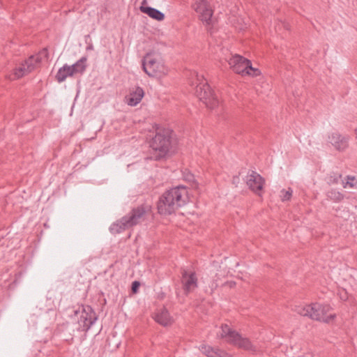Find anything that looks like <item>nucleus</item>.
Returning a JSON list of instances; mask_svg holds the SVG:
<instances>
[{
    "mask_svg": "<svg viewBox=\"0 0 357 357\" xmlns=\"http://www.w3.org/2000/svg\"><path fill=\"white\" fill-rule=\"evenodd\" d=\"M86 61H87L86 57L84 56V57H82L79 60H78L75 63H74L75 67L77 70V72H78V73L82 74L86 70Z\"/></svg>",
    "mask_w": 357,
    "mask_h": 357,
    "instance_id": "22",
    "label": "nucleus"
},
{
    "mask_svg": "<svg viewBox=\"0 0 357 357\" xmlns=\"http://www.w3.org/2000/svg\"><path fill=\"white\" fill-rule=\"evenodd\" d=\"M140 286V282L138 281H134L132 283V291L133 293H137L139 289V287Z\"/></svg>",
    "mask_w": 357,
    "mask_h": 357,
    "instance_id": "27",
    "label": "nucleus"
},
{
    "mask_svg": "<svg viewBox=\"0 0 357 357\" xmlns=\"http://www.w3.org/2000/svg\"><path fill=\"white\" fill-rule=\"evenodd\" d=\"M129 228H130V226L126 216H123L120 220L112 224L109 227V230L112 234H116L121 233Z\"/></svg>",
    "mask_w": 357,
    "mask_h": 357,
    "instance_id": "18",
    "label": "nucleus"
},
{
    "mask_svg": "<svg viewBox=\"0 0 357 357\" xmlns=\"http://www.w3.org/2000/svg\"><path fill=\"white\" fill-rule=\"evenodd\" d=\"M199 350L207 357H231L226 351L209 345L202 344L199 347Z\"/></svg>",
    "mask_w": 357,
    "mask_h": 357,
    "instance_id": "17",
    "label": "nucleus"
},
{
    "mask_svg": "<svg viewBox=\"0 0 357 357\" xmlns=\"http://www.w3.org/2000/svg\"><path fill=\"white\" fill-rule=\"evenodd\" d=\"M246 183L252 191L260 195V192L264 184V179L258 173L252 171V172L247 176Z\"/></svg>",
    "mask_w": 357,
    "mask_h": 357,
    "instance_id": "12",
    "label": "nucleus"
},
{
    "mask_svg": "<svg viewBox=\"0 0 357 357\" xmlns=\"http://www.w3.org/2000/svg\"><path fill=\"white\" fill-rule=\"evenodd\" d=\"M140 10L142 13L147 14L151 18L158 21H161L165 18V15L162 12L151 7L142 6L140 7Z\"/></svg>",
    "mask_w": 357,
    "mask_h": 357,
    "instance_id": "19",
    "label": "nucleus"
},
{
    "mask_svg": "<svg viewBox=\"0 0 357 357\" xmlns=\"http://www.w3.org/2000/svg\"><path fill=\"white\" fill-rule=\"evenodd\" d=\"M189 202L188 190L184 185H178L165 191L157 204L158 213L171 215Z\"/></svg>",
    "mask_w": 357,
    "mask_h": 357,
    "instance_id": "1",
    "label": "nucleus"
},
{
    "mask_svg": "<svg viewBox=\"0 0 357 357\" xmlns=\"http://www.w3.org/2000/svg\"><path fill=\"white\" fill-rule=\"evenodd\" d=\"M151 211L148 205L142 204L133 208L130 212L125 215L130 227L142 223L146 218L147 213Z\"/></svg>",
    "mask_w": 357,
    "mask_h": 357,
    "instance_id": "10",
    "label": "nucleus"
},
{
    "mask_svg": "<svg viewBox=\"0 0 357 357\" xmlns=\"http://www.w3.org/2000/svg\"><path fill=\"white\" fill-rule=\"evenodd\" d=\"M326 195L329 199L332 200L334 202H340L344 198V194H342V192L335 189H331V190H329L327 192Z\"/></svg>",
    "mask_w": 357,
    "mask_h": 357,
    "instance_id": "20",
    "label": "nucleus"
},
{
    "mask_svg": "<svg viewBox=\"0 0 357 357\" xmlns=\"http://www.w3.org/2000/svg\"><path fill=\"white\" fill-rule=\"evenodd\" d=\"M48 59V52L46 48H43L38 54L32 55L26 59L24 63L14 70V73L10 75V79H15L32 72L40 66L41 61Z\"/></svg>",
    "mask_w": 357,
    "mask_h": 357,
    "instance_id": "6",
    "label": "nucleus"
},
{
    "mask_svg": "<svg viewBox=\"0 0 357 357\" xmlns=\"http://www.w3.org/2000/svg\"><path fill=\"white\" fill-rule=\"evenodd\" d=\"M220 336L221 338L225 339L227 342L237 346L239 348L253 352L257 351L255 347L252 344L248 338L243 337L238 333L232 330L227 324H222L221 326Z\"/></svg>",
    "mask_w": 357,
    "mask_h": 357,
    "instance_id": "8",
    "label": "nucleus"
},
{
    "mask_svg": "<svg viewBox=\"0 0 357 357\" xmlns=\"http://www.w3.org/2000/svg\"><path fill=\"white\" fill-rule=\"evenodd\" d=\"M330 143L339 151H342L348 147L349 138L340 133L333 132L329 137Z\"/></svg>",
    "mask_w": 357,
    "mask_h": 357,
    "instance_id": "15",
    "label": "nucleus"
},
{
    "mask_svg": "<svg viewBox=\"0 0 357 357\" xmlns=\"http://www.w3.org/2000/svg\"><path fill=\"white\" fill-rule=\"evenodd\" d=\"M357 185V180L355 178V176H347V181H342V186L344 188H355Z\"/></svg>",
    "mask_w": 357,
    "mask_h": 357,
    "instance_id": "23",
    "label": "nucleus"
},
{
    "mask_svg": "<svg viewBox=\"0 0 357 357\" xmlns=\"http://www.w3.org/2000/svg\"><path fill=\"white\" fill-rule=\"evenodd\" d=\"M193 9L199 14V20L206 25L211 22L213 10L206 0H196L192 5Z\"/></svg>",
    "mask_w": 357,
    "mask_h": 357,
    "instance_id": "11",
    "label": "nucleus"
},
{
    "mask_svg": "<svg viewBox=\"0 0 357 357\" xmlns=\"http://www.w3.org/2000/svg\"><path fill=\"white\" fill-rule=\"evenodd\" d=\"M227 62L230 68L235 73L242 76L249 75L251 77H257L261 74L258 68H253L251 61L239 54L232 55Z\"/></svg>",
    "mask_w": 357,
    "mask_h": 357,
    "instance_id": "7",
    "label": "nucleus"
},
{
    "mask_svg": "<svg viewBox=\"0 0 357 357\" xmlns=\"http://www.w3.org/2000/svg\"><path fill=\"white\" fill-rule=\"evenodd\" d=\"M294 310L302 316L308 317L313 320L324 323H329L335 317V314L327 315L331 310L329 305H321L317 303L304 306H296Z\"/></svg>",
    "mask_w": 357,
    "mask_h": 357,
    "instance_id": "4",
    "label": "nucleus"
},
{
    "mask_svg": "<svg viewBox=\"0 0 357 357\" xmlns=\"http://www.w3.org/2000/svg\"><path fill=\"white\" fill-rule=\"evenodd\" d=\"M144 96V91L143 89L136 86L130 90L129 94L125 97V100L129 106L134 107L141 102Z\"/></svg>",
    "mask_w": 357,
    "mask_h": 357,
    "instance_id": "14",
    "label": "nucleus"
},
{
    "mask_svg": "<svg viewBox=\"0 0 357 357\" xmlns=\"http://www.w3.org/2000/svg\"><path fill=\"white\" fill-rule=\"evenodd\" d=\"M75 313V315L79 316L78 329L81 331H87L97 320L96 312L89 305H82Z\"/></svg>",
    "mask_w": 357,
    "mask_h": 357,
    "instance_id": "9",
    "label": "nucleus"
},
{
    "mask_svg": "<svg viewBox=\"0 0 357 357\" xmlns=\"http://www.w3.org/2000/svg\"><path fill=\"white\" fill-rule=\"evenodd\" d=\"M342 178L341 174H334L328 177V183L331 185L337 184L340 179Z\"/></svg>",
    "mask_w": 357,
    "mask_h": 357,
    "instance_id": "25",
    "label": "nucleus"
},
{
    "mask_svg": "<svg viewBox=\"0 0 357 357\" xmlns=\"http://www.w3.org/2000/svg\"><path fill=\"white\" fill-rule=\"evenodd\" d=\"M182 283L184 290L188 293L194 290L197 287V278L195 273H188L185 270L182 271Z\"/></svg>",
    "mask_w": 357,
    "mask_h": 357,
    "instance_id": "13",
    "label": "nucleus"
},
{
    "mask_svg": "<svg viewBox=\"0 0 357 357\" xmlns=\"http://www.w3.org/2000/svg\"><path fill=\"white\" fill-rule=\"evenodd\" d=\"M183 180L189 183L195 182L194 175L188 169H185L183 172Z\"/></svg>",
    "mask_w": 357,
    "mask_h": 357,
    "instance_id": "24",
    "label": "nucleus"
},
{
    "mask_svg": "<svg viewBox=\"0 0 357 357\" xmlns=\"http://www.w3.org/2000/svg\"><path fill=\"white\" fill-rule=\"evenodd\" d=\"M193 75L196 78L195 95L208 108H215L219 101L206 79L197 73H194Z\"/></svg>",
    "mask_w": 357,
    "mask_h": 357,
    "instance_id": "5",
    "label": "nucleus"
},
{
    "mask_svg": "<svg viewBox=\"0 0 357 357\" xmlns=\"http://www.w3.org/2000/svg\"><path fill=\"white\" fill-rule=\"evenodd\" d=\"M172 146L171 131L165 128H156V133L150 142L155 160H160L169 153Z\"/></svg>",
    "mask_w": 357,
    "mask_h": 357,
    "instance_id": "3",
    "label": "nucleus"
},
{
    "mask_svg": "<svg viewBox=\"0 0 357 357\" xmlns=\"http://www.w3.org/2000/svg\"><path fill=\"white\" fill-rule=\"evenodd\" d=\"M211 292L212 293L218 286L216 282H211V284H208Z\"/></svg>",
    "mask_w": 357,
    "mask_h": 357,
    "instance_id": "29",
    "label": "nucleus"
},
{
    "mask_svg": "<svg viewBox=\"0 0 357 357\" xmlns=\"http://www.w3.org/2000/svg\"><path fill=\"white\" fill-rule=\"evenodd\" d=\"M292 190L289 188L288 190H282L281 191V197L282 200L284 201H288L291 199L292 195Z\"/></svg>",
    "mask_w": 357,
    "mask_h": 357,
    "instance_id": "26",
    "label": "nucleus"
},
{
    "mask_svg": "<svg viewBox=\"0 0 357 357\" xmlns=\"http://www.w3.org/2000/svg\"><path fill=\"white\" fill-rule=\"evenodd\" d=\"M68 70L69 71V73L70 74L71 77L73 76L74 75L78 73V72H77V70H76L74 64L72 66H68Z\"/></svg>",
    "mask_w": 357,
    "mask_h": 357,
    "instance_id": "28",
    "label": "nucleus"
},
{
    "mask_svg": "<svg viewBox=\"0 0 357 357\" xmlns=\"http://www.w3.org/2000/svg\"><path fill=\"white\" fill-rule=\"evenodd\" d=\"M68 69V66L66 64L59 69V70L56 75V79L58 81V82H62L68 77H71Z\"/></svg>",
    "mask_w": 357,
    "mask_h": 357,
    "instance_id": "21",
    "label": "nucleus"
},
{
    "mask_svg": "<svg viewBox=\"0 0 357 357\" xmlns=\"http://www.w3.org/2000/svg\"><path fill=\"white\" fill-rule=\"evenodd\" d=\"M154 319L156 322L163 326H168L173 324L174 319L170 316L167 310L165 307L160 309L154 315Z\"/></svg>",
    "mask_w": 357,
    "mask_h": 357,
    "instance_id": "16",
    "label": "nucleus"
},
{
    "mask_svg": "<svg viewBox=\"0 0 357 357\" xmlns=\"http://www.w3.org/2000/svg\"><path fill=\"white\" fill-rule=\"evenodd\" d=\"M142 69L150 77L161 79L167 76L169 69L165 65L162 55L159 52H148L142 61Z\"/></svg>",
    "mask_w": 357,
    "mask_h": 357,
    "instance_id": "2",
    "label": "nucleus"
}]
</instances>
